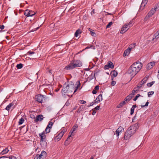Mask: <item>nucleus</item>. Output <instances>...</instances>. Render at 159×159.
<instances>
[{
  "label": "nucleus",
  "instance_id": "1",
  "mask_svg": "<svg viewBox=\"0 0 159 159\" xmlns=\"http://www.w3.org/2000/svg\"><path fill=\"white\" fill-rule=\"evenodd\" d=\"M142 66V64L140 62H134L131 66L127 72L132 76L131 79L140 71Z\"/></svg>",
  "mask_w": 159,
  "mask_h": 159
},
{
  "label": "nucleus",
  "instance_id": "2",
  "mask_svg": "<svg viewBox=\"0 0 159 159\" xmlns=\"http://www.w3.org/2000/svg\"><path fill=\"white\" fill-rule=\"evenodd\" d=\"M63 89L61 90L62 94H65V93L71 94L75 89L74 83L71 81L69 84L65 83L63 85Z\"/></svg>",
  "mask_w": 159,
  "mask_h": 159
},
{
  "label": "nucleus",
  "instance_id": "3",
  "mask_svg": "<svg viewBox=\"0 0 159 159\" xmlns=\"http://www.w3.org/2000/svg\"><path fill=\"white\" fill-rule=\"evenodd\" d=\"M35 99L38 102L41 103L45 101V98L44 95L40 94L37 95L35 97Z\"/></svg>",
  "mask_w": 159,
  "mask_h": 159
},
{
  "label": "nucleus",
  "instance_id": "4",
  "mask_svg": "<svg viewBox=\"0 0 159 159\" xmlns=\"http://www.w3.org/2000/svg\"><path fill=\"white\" fill-rule=\"evenodd\" d=\"M71 61L73 63L74 66L75 68L76 67H80L82 65V62L79 60L73 59Z\"/></svg>",
  "mask_w": 159,
  "mask_h": 159
},
{
  "label": "nucleus",
  "instance_id": "5",
  "mask_svg": "<svg viewBox=\"0 0 159 159\" xmlns=\"http://www.w3.org/2000/svg\"><path fill=\"white\" fill-rule=\"evenodd\" d=\"M24 15L27 17L32 16L35 15V13L34 11H32L28 9L25 10L24 11Z\"/></svg>",
  "mask_w": 159,
  "mask_h": 159
},
{
  "label": "nucleus",
  "instance_id": "6",
  "mask_svg": "<svg viewBox=\"0 0 159 159\" xmlns=\"http://www.w3.org/2000/svg\"><path fill=\"white\" fill-rule=\"evenodd\" d=\"M114 65L113 63L111 61H108L107 64L105 65L104 67L105 70L108 69L109 68L113 69L114 67Z\"/></svg>",
  "mask_w": 159,
  "mask_h": 159
},
{
  "label": "nucleus",
  "instance_id": "7",
  "mask_svg": "<svg viewBox=\"0 0 159 159\" xmlns=\"http://www.w3.org/2000/svg\"><path fill=\"white\" fill-rule=\"evenodd\" d=\"M128 25L127 24H125L121 29L120 33L123 34L126 32L129 28Z\"/></svg>",
  "mask_w": 159,
  "mask_h": 159
},
{
  "label": "nucleus",
  "instance_id": "8",
  "mask_svg": "<svg viewBox=\"0 0 159 159\" xmlns=\"http://www.w3.org/2000/svg\"><path fill=\"white\" fill-rule=\"evenodd\" d=\"M75 68V67L74 66L73 63L71 61V62L69 65L65 66L64 69L66 70H72Z\"/></svg>",
  "mask_w": 159,
  "mask_h": 159
},
{
  "label": "nucleus",
  "instance_id": "9",
  "mask_svg": "<svg viewBox=\"0 0 159 159\" xmlns=\"http://www.w3.org/2000/svg\"><path fill=\"white\" fill-rule=\"evenodd\" d=\"M64 134V132H61L59 133L57 135L54 139V140H55L56 141V140L57 141L60 140L62 137L63 136Z\"/></svg>",
  "mask_w": 159,
  "mask_h": 159
},
{
  "label": "nucleus",
  "instance_id": "10",
  "mask_svg": "<svg viewBox=\"0 0 159 159\" xmlns=\"http://www.w3.org/2000/svg\"><path fill=\"white\" fill-rule=\"evenodd\" d=\"M39 136L40 137V141L47 140L46 135L43 132L39 133Z\"/></svg>",
  "mask_w": 159,
  "mask_h": 159
},
{
  "label": "nucleus",
  "instance_id": "11",
  "mask_svg": "<svg viewBox=\"0 0 159 159\" xmlns=\"http://www.w3.org/2000/svg\"><path fill=\"white\" fill-rule=\"evenodd\" d=\"M43 117L42 115H38L36 116V119H35L34 121L35 122H37L38 121H41L43 120Z\"/></svg>",
  "mask_w": 159,
  "mask_h": 159
},
{
  "label": "nucleus",
  "instance_id": "12",
  "mask_svg": "<svg viewBox=\"0 0 159 159\" xmlns=\"http://www.w3.org/2000/svg\"><path fill=\"white\" fill-rule=\"evenodd\" d=\"M132 135L129 133L128 131H126L124 135V139L125 140L129 139Z\"/></svg>",
  "mask_w": 159,
  "mask_h": 159
},
{
  "label": "nucleus",
  "instance_id": "13",
  "mask_svg": "<svg viewBox=\"0 0 159 159\" xmlns=\"http://www.w3.org/2000/svg\"><path fill=\"white\" fill-rule=\"evenodd\" d=\"M155 65V63L154 61L151 62L147 65L146 67L149 70L152 68Z\"/></svg>",
  "mask_w": 159,
  "mask_h": 159
},
{
  "label": "nucleus",
  "instance_id": "14",
  "mask_svg": "<svg viewBox=\"0 0 159 159\" xmlns=\"http://www.w3.org/2000/svg\"><path fill=\"white\" fill-rule=\"evenodd\" d=\"M40 144L41 147L43 148H45L47 146V143L46 140L40 141Z\"/></svg>",
  "mask_w": 159,
  "mask_h": 159
},
{
  "label": "nucleus",
  "instance_id": "15",
  "mask_svg": "<svg viewBox=\"0 0 159 159\" xmlns=\"http://www.w3.org/2000/svg\"><path fill=\"white\" fill-rule=\"evenodd\" d=\"M148 2V0H143L141 4L140 9L143 10Z\"/></svg>",
  "mask_w": 159,
  "mask_h": 159
},
{
  "label": "nucleus",
  "instance_id": "16",
  "mask_svg": "<svg viewBox=\"0 0 159 159\" xmlns=\"http://www.w3.org/2000/svg\"><path fill=\"white\" fill-rule=\"evenodd\" d=\"M129 133L132 135L135 132L133 126H130L126 131H128Z\"/></svg>",
  "mask_w": 159,
  "mask_h": 159
},
{
  "label": "nucleus",
  "instance_id": "17",
  "mask_svg": "<svg viewBox=\"0 0 159 159\" xmlns=\"http://www.w3.org/2000/svg\"><path fill=\"white\" fill-rule=\"evenodd\" d=\"M78 127V126L77 125L75 124L72 127L70 132V133L71 132V134L72 135H74L75 134H74V132L75 130L77 129Z\"/></svg>",
  "mask_w": 159,
  "mask_h": 159
},
{
  "label": "nucleus",
  "instance_id": "18",
  "mask_svg": "<svg viewBox=\"0 0 159 159\" xmlns=\"http://www.w3.org/2000/svg\"><path fill=\"white\" fill-rule=\"evenodd\" d=\"M131 50V48H128L127 49L125 50L124 51V52L123 53V56L124 57H125V56H126L128 55L130 52V51Z\"/></svg>",
  "mask_w": 159,
  "mask_h": 159
},
{
  "label": "nucleus",
  "instance_id": "19",
  "mask_svg": "<svg viewBox=\"0 0 159 159\" xmlns=\"http://www.w3.org/2000/svg\"><path fill=\"white\" fill-rule=\"evenodd\" d=\"M39 155L41 158V159H43L46 157L47 153L45 151H42L41 154Z\"/></svg>",
  "mask_w": 159,
  "mask_h": 159
},
{
  "label": "nucleus",
  "instance_id": "20",
  "mask_svg": "<svg viewBox=\"0 0 159 159\" xmlns=\"http://www.w3.org/2000/svg\"><path fill=\"white\" fill-rule=\"evenodd\" d=\"M125 104V101H122L120 102L116 106V108H120L123 107Z\"/></svg>",
  "mask_w": 159,
  "mask_h": 159
},
{
  "label": "nucleus",
  "instance_id": "21",
  "mask_svg": "<svg viewBox=\"0 0 159 159\" xmlns=\"http://www.w3.org/2000/svg\"><path fill=\"white\" fill-rule=\"evenodd\" d=\"M130 126H133L134 130L136 131L139 127V124L137 123H135L134 125H131Z\"/></svg>",
  "mask_w": 159,
  "mask_h": 159
},
{
  "label": "nucleus",
  "instance_id": "22",
  "mask_svg": "<svg viewBox=\"0 0 159 159\" xmlns=\"http://www.w3.org/2000/svg\"><path fill=\"white\" fill-rule=\"evenodd\" d=\"M14 103L13 102H11L5 108V109L6 110H7L8 112H9V111L10 109L11 108V107L12 106L14 105Z\"/></svg>",
  "mask_w": 159,
  "mask_h": 159
},
{
  "label": "nucleus",
  "instance_id": "23",
  "mask_svg": "<svg viewBox=\"0 0 159 159\" xmlns=\"http://www.w3.org/2000/svg\"><path fill=\"white\" fill-rule=\"evenodd\" d=\"M51 129L50 128V127H48V126H47L45 130L43 132V133L44 134H47L48 133H49Z\"/></svg>",
  "mask_w": 159,
  "mask_h": 159
},
{
  "label": "nucleus",
  "instance_id": "24",
  "mask_svg": "<svg viewBox=\"0 0 159 159\" xmlns=\"http://www.w3.org/2000/svg\"><path fill=\"white\" fill-rule=\"evenodd\" d=\"M81 33H82V31H81V30H80V29H78L76 31L75 33V37H77L78 36V35L79 34H81Z\"/></svg>",
  "mask_w": 159,
  "mask_h": 159
},
{
  "label": "nucleus",
  "instance_id": "25",
  "mask_svg": "<svg viewBox=\"0 0 159 159\" xmlns=\"http://www.w3.org/2000/svg\"><path fill=\"white\" fill-rule=\"evenodd\" d=\"M149 77V76H146L145 77H144L143 79L141 81L140 83H143L144 84L147 80L148 78Z\"/></svg>",
  "mask_w": 159,
  "mask_h": 159
},
{
  "label": "nucleus",
  "instance_id": "26",
  "mask_svg": "<svg viewBox=\"0 0 159 159\" xmlns=\"http://www.w3.org/2000/svg\"><path fill=\"white\" fill-rule=\"evenodd\" d=\"M9 150L7 148H6L5 149L3 150V151L1 152V154L2 155H4L7 153L9 152Z\"/></svg>",
  "mask_w": 159,
  "mask_h": 159
},
{
  "label": "nucleus",
  "instance_id": "27",
  "mask_svg": "<svg viewBox=\"0 0 159 159\" xmlns=\"http://www.w3.org/2000/svg\"><path fill=\"white\" fill-rule=\"evenodd\" d=\"M102 95L101 94L99 95L96 98V100H98L99 102L102 101Z\"/></svg>",
  "mask_w": 159,
  "mask_h": 159
},
{
  "label": "nucleus",
  "instance_id": "28",
  "mask_svg": "<svg viewBox=\"0 0 159 159\" xmlns=\"http://www.w3.org/2000/svg\"><path fill=\"white\" fill-rule=\"evenodd\" d=\"M153 39L155 38L156 39H158L159 38V31L158 30L153 36Z\"/></svg>",
  "mask_w": 159,
  "mask_h": 159
},
{
  "label": "nucleus",
  "instance_id": "29",
  "mask_svg": "<svg viewBox=\"0 0 159 159\" xmlns=\"http://www.w3.org/2000/svg\"><path fill=\"white\" fill-rule=\"evenodd\" d=\"M111 74L113 75L114 77H116L117 76L118 73L117 71H115V70H114L112 71L111 72Z\"/></svg>",
  "mask_w": 159,
  "mask_h": 159
},
{
  "label": "nucleus",
  "instance_id": "30",
  "mask_svg": "<svg viewBox=\"0 0 159 159\" xmlns=\"http://www.w3.org/2000/svg\"><path fill=\"white\" fill-rule=\"evenodd\" d=\"M16 67L17 69H21L23 67V64L21 63L18 64L16 65Z\"/></svg>",
  "mask_w": 159,
  "mask_h": 159
},
{
  "label": "nucleus",
  "instance_id": "31",
  "mask_svg": "<svg viewBox=\"0 0 159 159\" xmlns=\"http://www.w3.org/2000/svg\"><path fill=\"white\" fill-rule=\"evenodd\" d=\"M155 83L154 81H152L150 83H147V86L148 87H151L152 85Z\"/></svg>",
  "mask_w": 159,
  "mask_h": 159
},
{
  "label": "nucleus",
  "instance_id": "32",
  "mask_svg": "<svg viewBox=\"0 0 159 159\" xmlns=\"http://www.w3.org/2000/svg\"><path fill=\"white\" fill-rule=\"evenodd\" d=\"M134 96H133V95H131L130 94L129 95L127 96L126 98L128 99L129 101Z\"/></svg>",
  "mask_w": 159,
  "mask_h": 159
},
{
  "label": "nucleus",
  "instance_id": "33",
  "mask_svg": "<svg viewBox=\"0 0 159 159\" xmlns=\"http://www.w3.org/2000/svg\"><path fill=\"white\" fill-rule=\"evenodd\" d=\"M72 136V135L70 134L68 136V137L66 139V140H67V141H68L70 142H71L72 139L71 138Z\"/></svg>",
  "mask_w": 159,
  "mask_h": 159
},
{
  "label": "nucleus",
  "instance_id": "34",
  "mask_svg": "<svg viewBox=\"0 0 159 159\" xmlns=\"http://www.w3.org/2000/svg\"><path fill=\"white\" fill-rule=\"evenodd\" d=\"M24 119L22 117H21V118L20 119L18 123L19 125H20L22 124V123L24 122Z\"/></svg>",
  "mask_w": 159,
  "mask_h": 159
},
{
  "label": "nucleus",
  "instance_id": "35",
  "mask_svg": "<svg viewBox=\"0 0 159 159\" xmlns=\"http://www.w3.org/2000/svg\"><path fill=\"white\" fill-rule=\"evenodd\" d=\"M100 71V70L99 69H96L95 70V72L94 73L92 79H93V77L95 78V74H97L99 73Z\"/></svg>",
  "mask_w": 159,
  "mask_h": 159
},
{
  "label": "nucleus",
  "instance_id": "36",
  "mask_svg": "<svg viewBox=\"0 0 159 159\" xmlns=\"http://www.w3.org/2000/svg\"><path fill=\"white\" fill-rule=\"evenodd\" d=\"M53 124V123L51 121H50L49 122L47 126H48V127H50V128L51 129L52 128Z\"/></svg>",
  "mask_w": 159,
  "mask_h": 159
},
{
  "label": "nucleus",
  "instance_id": "37",
  "mask_svg": "<svg viewBox=\"0 0 159 159\" xmlns=\"http://www.w3.org/2000/svg\"><path fill=\"white\" fill-rule=\"evenodd\" d=\"M159 9V3L157 4L155 6L154 10L155 11H156L157 9Z\"/></svg>",
  "mask_w": 159,
  "mask_h": 159
},
{
  "label": "nucleus",
  "instance_id": "38",
  "mask_svg": "<svg viewBox=\"0 0 159 159\" xmlns=\"http://www.w3.org/2000/svg\"><path fill=\"white\" fill-rule=\"evenodd\" d=\"M129 26V27H130L132 26L133 25V20H131L128 24H127Z\"/></svg>",
  "mask_w": 159,
  "mask_h": 159
},
{
  "label": "nucleus",
  "instance_id": "39",
  "mask_svg": "<svg viewBox=\"0 0 159 159\" xmlns=\"http://www.w3.org/2000/svg\"><path fill=\"white\" fill-rule=\"evenodd\" d=\"M154 92L153 91L149 92L148 93V97H150L151 95H152L154 94Z\"/></svg>",
  "mask_w": 159,
  "mask_h": 159
},
{
  "label": "nucleus",
  "instance_id": "40",
  "mask_svg": "<svg viewBox=\"0 0 159 159\" xmlns=\"http://www.w3.org/2000/svg\"><path fill=\"white\" fill-rule=\"evenodd\" d=\"M34 159H41L39 155L37 154L34 157Z\"/></svg>",
  "mask_w": 159,
  "mask_h": 159
},
{
  "label": "nucleus",
  "instance_id": "41",
  "mask_svg": "<svg viewBox=\"0 0 159 159\" xmlns=\"http://www.w3.org/2000/svg\"><path fill=\"white\" fill-rule=\"evenodd\" d=\"M112 22H110L106 26V28H109L112 25Z\"/></svg>",
  "mask_w": 159,
  "mask_h": 159
},
{
  "label": "nucleus",
  "instance_id": "42",
  "mask_svg": "<svg viewBox=\"0 0 159 159\" xmlns=\"http://www.w3.org/2000/svg\"><path fill=\"white\" fill-rule=\"evenodd\" d=\"M150 14L151 13H149V12L147 14V15L146 16L145 18V19H147L149 17L152 16V15Z\"/></svg>",
  "mask_w": 159,
  "mask_h": 159
},
{
  "label": "nucleus",
  "instance_id": "43",
  "mask_svg": "<svg viewBox=\"0 0 159 159\" xmlns=\"http://www.w3.org/2000/svg\"><path fill=\"white\" fill-rule=\"evenodd\" d=\"M93 30L92 31L91 30L90 31V34L93 36H96V34L93 32Z\"/></svg>",
  "mask_w": 159,
  "mask_h": 159
},
{
  "label": "nucleus",
  "instance_id": "44",
  "mask_svg": "<svg viewBox=\"0 0 159 159\" xmlns=\"http://www.w3.org/2000/svg\"><path fill=\"white\" fill-rule=\"evenodd\" d=\"M70 142L69 141H67V140H66L64 143V145L66 146H67L69 145V144L70 143Z\"/></svg>",
  "mask_w": 159,
  "mask_h": 159
},
{
  "label": "nucleus",
  "instance_id": "45",
  "mask_svg": "<svg viewBox=\"0 0 159 159\" xmlns=\"http://www.w3.org/2000/svg\"><path fill=\"white\" fill-rule=\"evenodd\" d=\"M70 142L69 141H67V140H66L64 143V145L66 146H67L69 145V144L70 143Z\"/></svg>",
  "mask_w": 159,
  "mask_h": 159
},
{
  "label": "nucleus",
  "instance_id": "46",
  "mask_svg": "<svg viewBox=\"0 0 159 159\" xmlns=\"http://www.w3.org/2000/svg\"><path fill=\"white\" fill-rule=\"evenodd\" d=\"M141 95L139 94H138L134 98L133 100L134 101H136L137 99Z\"/></svg>",
  "mask_w": 159,
  "mask_h": 159
},
{
  "label": "nucleus",
  "instance_id": "47",
  "mask_svg": "<svg viewBox=\"0 0 159 159\" xmlns=\"http://www.w3.org/2000/svg\"><path fill=\"white\" fill-rule=\"evenodd\" d=\"M155 10H153V9H152L150 11L149 13H151L150 14L152 15L154 14L155 12Z\"/></svg>",
  "mask_w": 159,
  "mask_h": 159
},
{
  "label": "nucleus",
  "instance_id": "48",
  "mask_svg": "<svg viewBox=\"0 0 159 159\" xmlns=\"http://www.w3.org/2000/svg\"><path fill=\"white\" fill-rule=\"evenodd\" d=\"M139 87H138V86L134 89V90L137 92L139 90Z\"/></svg>",
  "mask_w": 159,
  "mask_h": 159
},
{
  "label": "nucleus",
  "instance_id": "49",
  "mask_svg": "<svg viewBox=\"0 0 159 159\" xmlns=\"http://www.w3.org/2000/svg\"><path fill=\"white\" fill-rule=\"evenodd\" d=\"M117 130L120 132L122 131V130H123V128L122 127L120 126L117 129Z\"/></svg>",
  "mask_w": 159,
  "mask_h": 159
},
{
  "label": "nucleus",
  "instance_id": "50",
  "mask_svg": "<svg viewBox=\"0 0 159 159\" xmlns=\"http://www.w3.org/2000/svg\"><path fill=\"white\" fill-rule=\"evenodd\" d=\"M78 82H79V84H78L77 86L76 87V89H75V90H74V92L73 93H74L76 92L77 91V89L78 88V87H79L80 86V81H79Z\"/></svg>",
  "mask_w": 159,
  "mask_h": 159
},
{
  "label": "nucleus",
  "instance_id": "51",
  "mask_svg": "<svg viewBox=\"0 0 159 159\" xmlns=\"http://www.w3.org/2000/svg\"><path fill=\"white\" fill-rule=\"evenodd\" d=\"M134 109L133 108H131L130 110V114L132 115L134 113Z\"/></svg>",
  "mask_w": 159,
  "mask_h": 159
},
{
  "label": "nucleus",
  "instance_id": "52",
  "mask_svg": "<svg viewBox=\"0 0 159 159\" xmlns=\"http://www.w3.org/2000/svg\"><path fill=\"white\" fill-rule=\"evenodd\" d=\"M116 83V81L113 80L111 83V85L112 86H114L115 85Z\"/></svg>",
  "mask_w": 159,
  "mask_h": 159
},
{
  "label": "nucleus",
  "instance_id": "53",
  "mask_svg": "<svg viewBox=\"0 0 159 159\" xmlns=\"http://www.w3.org/2000/svg\"><path fill=\"white\" fill-rule=\"evenodd\" d=\"M143 84H144L143 83H141L140 82V83L137 86L139 87V88L140 89L141 88V87H142V85H143Z\"/></svg>",
  "mask_w": 159,
  "mask_h": 159
},
{
  "label": "nucleus",
  "instance_id": "54",
  "mask_svg": "<svg viewBox=\"0 0 159 159\" xmlns=\"http://www.w3.org/2000/svg\"><path fill=\"white\" fill-rule=\"evenodd\" d=\"M149 104V102L148 101L146 103L145 105H141V107H143L145 106H148Z\"/></svg>",
  "mask_w": 159,
  "mask_h": 159
},
{
  "label": "nucleus",
  "instance_id": "55",
  "mask_svg": "<svg viewBox=\"0 0 159 159\" xmlns=\"http://www.w3.org/2000/svg\"><path fill=\"white\" fill-rule=\"evenodd\" d=\"M135 93H137L133 89V90L132 91V93H130L131 95H133V96H134L135 95Z\"/></svg>",
  "mask_w": 159,
  "mask_h": 159
},
{
  "label": "nucleus",
  "instance_id": "56",
  "mask_svg": "<svg viewBox=\"0 0 159 159\" xmlns=\"http://www.w3.org/2000/svg\"><path fill=\"white\" fill-rule=\"evenodd\" d=\"M129 101V100L128 99V98H125L124 101H125V102L126 103H127Z\"/></svg>",
  "mask_w": 159,
  "mask_h": 159
},
{
  "label": "nucleus",
  "instance_id": "57",
  "mask_svg": "<svg viewBox=\"0 0 159 159\" xmlns=\"http://www.w3.org/2000/svg\"><path fill=\"white\" fill-rule=\"evenodd\" d=\"M94 104V103L93 102H91L89 105L87 106V107H89L91 106H92Z\"/></svg>",
  "mask_w": 159,
  "mask_h": 159
},
{
  "label": "nucleus",
  "instance_id": "58",
  "mask_svg": "<svg viewBox=\"0 0 159 159\" xmlns=\"http://www.w3.org/2000/svg\"><path fill=\"white\" fill-rule=\"evenodd\" d=\"M35 53V52H31L30 51H29L28 52V54H29V55H31V54H34Z\"/></svg>",
  "mask_w": 159,
  "mask_h": 159
},
{
  "label": "nucleus",
  "instance_id": "59",
  "mask_svg": "<svg viewBox=\"0 0 159 159\" xmlns=\"http://www.w3.org/2000/svg\"><path fill=\"white\" fill-rule=\"evenodd\" d=\"M100 108V106H97L96 107H95L94 108V109L96 110H99Z\"/></svg>",
  "mask_w": 159,
  "mask_h": 159
},
{
  "label": "nucleus",
  "instance_id": "60",
  "mask_svg": "<svg viewBox=\"0 0 159 159\" xmlns=\"http://www.w3.org/2000/svg\"><path fill=\"white\" fill-rule=\"evenodd\" d=\"M4 26L3 25H0V29H1V30H3L4 29ZM1 30H0V31H1Z\"/></svg>",
  "mask_w": 159,
  "mask_h": 159
},
{
  "label": "nucleus",
  "instance_id": "61",
  "mask_svg": "<svg viewBox=\"0 0 159 159\" xmlns=\"http://www.w3.org/2000/svg\"><path fill=\"white\" fill-rule=\"evenodd\" d=\"M80 101L81 102L80 103L82 104H85L86 103V102L85 101L81 100Z\"/></svg>",
  "mask_w": 159,
  "mask_h": 159
},
{
  "label": "nucleus",
  "instance_id": "62",
  "mask_svg": "<svg viewBox=\"0 0 159 159\" xmlns=\"http://www.w3.org/2000/svg\"><path fill=\"white\" fill-rule=\"evenodd\" d=\"M92 93L94 94H96L97 93V91L95 89L93 90L92 91Z\"/></svg>",
  "mask_w": 159,
  "mask_h": 159
},
{
  "label": "nucleus",
  "instance_id": "63",
  "mask_svg": "<svg viewBox=\"0 0 159 159\" xmlns=\"http://www.w3.org/2000/svg\"><path fill=\"white\" fill-rule=\"evenodd\" d=\"M99 86L98 85H97L95 86V88H94V89L95 90H98L99 89Z\"/></svg>",
  "mask_w": 159,
  "mask_h": 159
},
{
  "label": "nucleus",
  "instance_id": "64",
  "mask_svg": "<svg viewBox=\"0 0 159 159\" xmlns=\"http://www.w3.org/2000/svg\"><path fill=\"white\" fill-rule=\"evenodd\" d=\"M92 110H93V112L92 113V115H94L96 113V111L95 110H93V109H92Z\"/></svg>",
  "mask_w": 159,
  "mask_h": 159
}]
</instances>
